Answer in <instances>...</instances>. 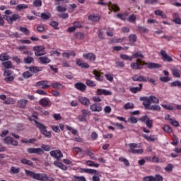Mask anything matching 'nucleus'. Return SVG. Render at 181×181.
I'll use <instances>...</instances> for the list:
<instances>
[{
    "label": "nucleus",
    "instance_id": "1",
    "mask_svg": "<svg viewBox=\"0 0 181 181\" xmlns=\"http://www.w3.org/2000/svg\"><path fill=\"white\" fill-rule=\"evenodd\" d=\"M144 66H147L148 69H160L162 65L153 62H142V59H137L136 62H132L130 64L131 69L132 70H142L144 69Z\"/></svg>",
    "mask_w": 181,
    "mask_h": 181
},
{
    "label": "nucleus",
    "instance_id": "2",
    "mask_svg": "<svg viewBox=\"0 0 181 181\" xmlns=\"http://www.w3.org/2000/svg\"><path fill=\"white\" fill-rule=\"evenodd\" d=\"M30 121H34L35 124V127L38 128L40 131L41 134L45 136V138H52V132L47 131V127L46 126L39 122H37V115H32L31 117H29Z\"/></svg>",
    "mask_w": 181,
    "mask_h": 181
},
{
    "label": "nucleus",
    "instance_id": "3",
    "mask_svg": "<svg viewBox=\"0 0 181 181\" xmlns=\"http://www.w3.org/2000/svg\"><path fill=\"white\" fill-rule=\"evenodd\" d=\"M25 173L27 176L32 177V179H34L35 180H39V181H54V179L47 176V174H45V173H36L29 170H25Z\"/></svg>",
    "mask_w": 181,
    "mask_h": 181
},
{
    "label": "nucleus",
    "instance_id": "4",
    "mask_svg": "<svg viewBox=\"0 0 181 181\" xmlns=\"http://www.w3.org/2000/svg\"><path fill=\"white\" fill-rule=\"evenodd\" d=\"M4 19L7 21L8 23L12 25L13 22H16V21H19L21 19V16L19 14H12V11L6 10L4 12Z\"/></svg>",
    "mask_w": 181,
    "mask_h": 181
},
{
    "label": "nucleus",
    "instance_id": "5",
    "mask_svg": "<svg viewBox=\"0 0 181 181\" xmlns=\"http://www.w3.org/2000/svg\"><path fill=\"white\" fill-rule=\"evenodd\" d=\"M141 101L143 102V105H145L148 107L149 104L152 103L153 104H159V98H158L156 96L150 95L149 97H143L140 98Z\"/></svg>",
    "mask_w": 181,
    "mask_h": 181
},
{
    "label": "nucleus",
    "instance_id": "6",
    "mask_svg": "<svg viewBox=\"0 0 181 181\" xmlns=\"http://www.w3.org/2000/svg\"><path fill=\"white\" fill-rule=\"evenodd\" d=\"M29 70L30 71H26L23 74V77H24V78H29L32 77V76H33V73H39V71H42L43 70V68L39 66H30L29 67Z\"/></svg>",
    "mask_w": 181,
    "mask_h": 181
},
{
    "label": "nucleus",
    "instance_id": "7",
    "mask_svg": "<svg viewBox=\"0 0 181 181\" xmlns=\"http://www.w3.org/2000/svg\"><path fill=\"white\" fill-rule=\"evenodd\" d=\"M129 146L130 148L129 150V152H130V153H134L136 155H139V154L144 153V149H142V148L136 149V148H138V144H136L135 143L129 144Z\"/></svg>",
    "mask_w": 181,
    "mask_h": 181
},
{
    "label": "nucleus",
    "instance_id": "8",
    "mask_svg": "<svg viewBox=\"0 0 181 181\" xmlns=\"http://www.w3.org/2000/svg\"><path fill=\"white\" fill-rule=\"evenodd\" d=\"M143 181H163V177L159 174H156L155 176L149 175L143 177Z\"/></svg>",
    "mask_w": 181,
    "mask_h": 181
},
{
    "label": "nucleus",
    "instance_id": "9",
    "mask_svg": "<svg viewBox=\"0 0 181 181\" xmlns=\"http://www.w3.org/2000/svg\"><path fill=\"white\" fill-rule=\"evenodd\" d=\"M45 47L44 46H35L33 47V50L35 52V56L39 57L40 56H45L46 54V52H45Z\"/></svg>",
    "mask_w": 181,
    "mask_h": 181
},
{
    "label": "nucleus",
    "instance_id": "10",
    "mask_svg": "<svg viewBox=\"0 0 181 181\" xmlns=\"http://www.w3.org/2000/svg\"><path fill=\"white\" fill-rule=\"evenodd\" d=\"M83 57L85 60L90 62V63H94L97 59V56L93 52L85 53L83 54Z\"/></svg>",
    "mask_w": 181,
    "mask_h": 181
},
{
    "label": "nucleus",
    "instance_id": "11",
    "mask_svg": "<svg viewBox=\"0 0 181 181\" xmlns=\"http://www.w3.org/2000/svg\"><path fill=\"white\" fill-rule=\"evenodd\" d=\"M50 156L57 159V160H60L61 158H63V153L60 150H54L49 152Z\"/></svg>",
    "mask_w": 181,
    "mask_h": 181
},
{
    "label": "nucleus",
    "instance_id": "12",
    "mask_svg": "<svg viewBox=\"0 0 181 181\" xmlns=\"http://www.w3.org/2000/svg\"><path fill=\"white\" fill-rule=\"evenodd\" d=\"M160 54L161 56V59L162 60H163V62H167L168 63H170V62H173V59L171 58V57L169 56L168 53H166V51L161 49Z\"/></svg>",
    "mask_w": 181,
    "mask_h": 181
},
{
    "label": "nucleus",
    "instance_id": "13",
    "mask_svg": "<svg viewBox=\"0 0 181 181\" xmlns=\"http://www.w3.org/2000/svg\"><path fill=\"white\" fill-rule=\"evenodd\" d=\"M4 142L7 145H13V146H18V141L13 139V138L11 136H6V138H4Z\"/></svg>",
    "mask_w": 181,
    "mask_h": 181
},
{
    "label": "nucleus",
    "instance_id": "14",
    "mask_svg": "<svg viewBox=\"0 0 181 181\" xmlns=\"http://www.w3.org/2000/svg\"><path fill=\"white\" fill-rule=\"evenodd\" d=\"M27 152L30 154L37 153V155H43L45 153V151L41 148H28Z\"/></svg>",
    "mask_w": 181,
    "mask_h": 181
},
{
    "label": "nucleus",
    "instance_id": "15",
    "mask_svg": "<svg viewBox=\"0 0 181 181\" xmlns=\"http://www.w3.org/2000/svg\"><path fill=\"white\" fill-rule=\"evenodd\" d=\"M90 110L92 112H101L103 111V106H101V104L93 103L90 105Z\"/></svg>",
    "mask_w": 181,
    "mask_h": 181
},
{
    "label": "nucleus",
    "instance_id": "16",
    "mask_svg": "<svg viewBox=\"0 0 181 181\" xmlns=\"http://www.w3.org/2000/svg\"><path fill=\"white\" fill-rule=\"evenodd\" d=\"M42 90H47L49 88L50 85H49V81H40L36 83L35 87H41Z\"/></svg>",
    "mask_w": 181,
    "mask_h": 181
},
{
    "label": "nucleus",
    "instance_id": "17",
    "mask_svg": "<svg viewBox=\"0 0 181 181\" xmlns=\"http://www.w3.org/2000/svg\"><path fill=\"white\" fill-rule=\"evenodd\" d=\"M78 100L82 105H84L85 107H88V105H90V99H88L87 97L78 96Z\"/></svg>",
    "mask_w": 181,
    "mask_h": 181
},
{
    "label": "nucleus",
    "instance_id": "18",
    "mask_svg": "<svg viewBox=\"0 0 181 181\" xmlns=\"http://www.w3.org/2000/svg\"><path fill=\"white\" fill-rule=\"evenodd\" d=\"M74 87L76 90H78V91H81V93H84V91L87 90V86L81 82L76 83Z\"/></svg>",
    "mask_w": 181,
    "mask_h": 181
},
{
    "label": "nucleus",
    "instance_id": "19",
    "mask_svg": "<svg viewBox=\"0 0 181 181\" xmlns=\"http://www.w3.org/2000/svg\"><path fill=\"white\" fill-rule=\"evenodd\" d=\"M4 76H6V78H5V81H6L7 83H11V81H13V76H12V71L10 70H6L4 71Z\"/></svg>",
    "mask_w": 181,
    "mask_h": 181
},
{
    "label": "nucleus",
    "instance_id": "20",
    "mask_svg": "<svg viewBox=\"0 0 181 181\" xmlns=\"http://www.w3.org/2000/svg\"><path fill=\"white\" fill-rule=\"evenodd\" d=\"M145 110H150L151 111H160L161 108L159 105H153L148 104V106L146 105H144Z\"/></svg>",
    "mask_w": 181,
    "mask_h": 181
},
{
    "label": "nucleus",
    "instance_id": "21",
    "mask_svg": "<svg viewBox=\"0 0 181 181\" xmlns=\"http://www.w3.org/2000/svg\"><path fill=\"white\" fill-rule=\"evenodd\" d=\"M93 74L95 76V80H97V81H104V76H103V73L100 71H98L95 69L93 70Z\"/></svg>",
    "mask_w": 181,
    "mask_h": 181
},
{
    "label": "nucleus",
    "instance_id": "22",
    "mask_svg": "<svg viewBox=\"0 0 181 181\" xmlns=\"http://www.w3.org/2000/svg\"><path fill=\"white\" fill-rule=\"evenodd\" d=\"M96 94L98 95H112V92L106 89H97Z\"/></svg>",
    "mask_w": 181,
    "mask_h": 181
},
{
    "label": "nucleus",
    "instance_id": "23",
    "mask_svg": "<svg viewBox=\"0 0 181 181\" xmlns=\"http://www.w3.org/2000/svg\"><path fill=\"white\" fill-rule=\"evenodd\" d=\"M77 66H79V67H81V69H90V65L87 62H83L81 59H76V60Z\"/></svg>",
    "mask_w": 181,
    "mask_h": 181
},
{
    "label": "nucleus",
    "instance_id": "24",
    "mask_svg": "<svg viewBox=\"0 0 181 181\" xmlns=\"http://www.w3.org/2000/svg\"><path fill=\"white\" fill-rule=\"evenodd\" d=\"M132 79L133 80V81H144V83H146V81H148V79H146V77L139 76L138 74L133 76Z\"/></svg>",
    "mask_w": 181,
    "mask_h": 181
},
{
    "label": "nucleus",
    "instance_id": "25",
    "mask_svg": "<svg viewBox=\"0 0 181 181\" xmlns=\"http://www.w3.org/2000/svg\"><path fill=\"white\" fill-rule=\"evenodd\" d=\"M143 84L140 83L139 84V87H132L129 88V90L131 93H133V94H136V93H139V91L142 90Z\"/></svg>",
    "mask_w": 181,
    "mask_h": 181
},
{
    "label": "nucleus",
    "instance_id": "26",
    "mask_svg": "<svg viewBox=\"0 0 181 181\" xmlns=\"http://www.w3.org/2000/svg\"><path fill=\"white\" fill-rule=\"evenodd\" d=\"M40 105H42V107H50V100H47V98H42L39 101Z\"/></svg>",
    "mask_w": 181,
    "mask_h": 181
},
{
    "label": "nucleus",
    "instance_id": "27",
    "mask_svg": "<svg viewBox=\"0 0 181 181\" xmlns=\"http://www.w3.org/2000/svg\"><path fill=\"white\" fill-rule=\"evenodd\" d=\"M49 86L52 87V88H55V90H61V88H63V85L56 81L52 82Z\"/></svg>",
    "mask_w": 181,
    "mask_h": 181
},
{
    "label": "nucleus",
    "instance_id": "28",
    "mask_svg": "<svg viewBox=\"0 0 181 181\" xmlns=\"http://www.w3.org/2000/svg\"><path fill=\"white\" fill-rule=\"evenodd\" d=\"M85 153L89 156L92 160H97V157L94 156V153H93V151L89 149V148H86L85 150Z\"/></svg>",
    "mask_w": 181,
    "mask_h": 181
},
{
    "label": "nucleus",
    "instance_id": "29",
    "mask_svg": "<svg viewBox=\"0 0 181 181\" xmlns=\"http://www.w3.org/2000/svg\"><path fill=\"white\" fill-rule=\"evenodd\" d=\"M19 172H21V168L16 166H12L9 170V173H11V175H18Z\"/></svg>",
    "mask_w": 181,
    "mask_h": 181
},
{
    "label": "nucleus",
    "instance_id": "30",
    "mask_svg": "<svg viewBox=\"0 0 181 181\" xmlns=\"http://www.w3.org/2000/svg\"><path fill=\"white\" fill-rule=\"evenodd\" d=\"M173 22H174L175 23H177V25H181V20L180 18L179 17V14L177 13H174L173 14Z\"/></svg>",
    "mask_w": 181,
    "mask_h": 181
},
{
    "label": "nucleus",
    "instance_id": "31",
    "mask_svg": "<svg viewBox=\"0 0 181 181\" xmlns=\"http://www.w3.org/2000/svg\"><path fill=\"white\" fill-rule=\"evenodd\" d=\"M39 62L42 64H49L52 60H50V59H49L47 57H41L39 58Z\"/></svg>",
    "mask_w": 181,
    "mask_h": 181
},
{
    "label": "nucleus",
    "instance_id": "32",
    "mask_svg": "<svg viewBox=\"0 0 181 181\" xmlns=\"http://www.w3.org/2000/svg\"><path fill=\"white\" fill-rule=\"evenodd\" d=\"M136 39H137V37H136V35L135 34H131L129 36V42L132 45V46H134V45H135V42H136Z\"/></svg>",
    "mask_w": 181,
    "mask_h": 181
},
{
    "label": "nucleus",
    "instance_id": "33",
    "mask_svg": "<svg viewBox=\"0 0 181 181\" xmlns=\"http://www.w3.org/2000/svg\"><path fill=\"white\" fill-rule=\"evenodd\" d=\"M100 16L99 15L90 14L88 16L89 21H92V22H98L100 19Z\"/></svg>",
    "mask_w": 181,
    "mask_h": 181
},
{
    "label": "nucleus",
    "instance_id": "34",
    "mask_svg": "<svg viewBox=\"0 0 181 181\" xmlns=\"http://www.w3.org/2000/svg\"><path fill=\"white\" fill-rule=\"evenodd\" d=\"M86 165H87V166H89L90 168H93V167L99 168L100 167V164L95 163L94 161L90 160H86Z\"/></svg>",
    "mask_w": 181,
    "mask_h": 181
},
{
    "label": "nucleus",
    "instance_id": "35",
    "mask_svg": "<svg viewBox=\"0 0 181 181\" xmlns=\"http://www.w3.org/2000/svg\"><path fill=\"white\" fill-rule=\"evenodd\" d=\"M108 8L109 11H113L114 12H118L119 11V7L118 6V5L117 4H110V5H108Z\"/></svg>",
    "mask_w": 181,
    "mask_h": 181
},
{
    "label": "nucleus",
    "instance_id": "36",
    "mask_svg": "<svg viewBox=\"0 0 181 181\" xmlns=\"http://www.w3.org/2000/svg\"><path fill=\"white\" fill-rule=\"evenodd\" d=\"M9 59H11V57L9 56V54H8V53H2L1 54H0L1 62H8Z\"/></svg>",
    "mask_w": 181,
    "mask_h": 181
},
{
    "label": "nucleus",
    "instance_id": "37",
    "mask_svg": "<svg viewBox=\"0 0 181 181\" xmlns=\"http://www.w3.org/2000/svg\"><path fill=\"white\" fill-rule=\"evenodd\" d=\"M21 163L23 165H27L28 166H33V162L30 160H28L27 158H21Z\"/></svg>",
    "mask_w": 181,
    "mask_h": 181
},
{
    "label": "nucleus",
    "instance_id": "38",
    "mask_svg": "<svg viewBox=\"0 0 181 181\" xmlns=\"http://www.w3.org/2000/svg\"><path fill=\"white\" fill-rule=\"evenodd\" d=\"M140 60L144 59V54H142V52L141 51H139L132 55V59H139Z\"/></svg>",
    "mask_w": 181,
    "mask_h": 181
},
{
    "label": "nucleus",
    "instance_id": "39",
    "mask_svg": "<svg viewBox=\"0 0 181 181\" xmlns=\"http://www.w3.org/2000/svg\"><path fill=\"white\" fill-rule=\"evenodd\" d=\"M2 66L4 67V69H12L13 67L12 62L11 61H6L2 62Z\"/></svg>",
    "mask_w": 181,
    "mask_h": 181
},
{
    "label": "nucleus",
    "instance_id": "40",
    "mask_svg": "<svg viewBox=\"0 0 181 181\" xmlns=\"http://www.w3.org/2000/svg\"><path fill=\"white\" fill-rule=\"evenodd\" d=\"M33 62H35V59L30 56H28L23 59V62L25 64H31V63H33Z\"/></svg>",
    "mask_w": 181,
    "mask_h": 181
},
{
    "label": "nucleus",
    "instance_id": "41",
    "mask_svg": "<svg viewBox=\"0 0 181 181\" xmlns=\"http://www.w3.org/2000/svg\"><path fill=\"white\" fill-rule=\"evenodd\" d=\"M128 12H124V13H118L117 14V17L122 21H126L127 18H128Z\"/></svg>",
    "mask_w": 181,
    "mask_h": 181
},
{
    "label": "nucleus",
    "instance_id": "42",
    "mask_svg": "<svg viewBox=\"0 0 181 181\" xmlns=\"http://www.w3.org/2000/svg\"><path fill=\"white\" fill-rule=\"evenodd\" d=\"M174 152L175 153H171L172 158H177V156L181 153V148H175L174 149Z\"/></svg>",
    "mask_w": 181,
    "mask_h": 181
},
{
    "label": "nucleus",
    "instance_id": "43",
    "mask_svg": "<svg viewBox=\"0 0 181 181\" xmlns=\"http://www.w3.org/2000/svg\"><path fill=\"white\" fill-rule=\"evenodd\" d=\"M154 13L157 16H160L163 19H166V14H165V13L160 10H156Z\"/></svg>",
    "mask_w": 181,
    "mask_h": 181
},
{
    "label": "nucleus",
    "instance_id": "44",
    "mask_svg": "<svg viewBox=\"0 0 181 181\" xmlns=\"http://www.w3.org/2000/svg\"><path fill=\"white\" fill-rule=\"evenodd\" d=\"M18 104L20 108H25L26 107V104H28V100H20Z\"/></svg>",
    "mask_w": 181,
    "mask_h": 181
},
{
    "label": "nucleus",
    "instance_id": "45",
    "mask_svg": "<svg viewBox=\"0 0 181 181\" xmlns=\"http://www.w3.org/2000/svg\"><path fill=\"white\" fill-rule=\"evenodd\" d=\"M83 171L85 173H88L89 175H95V174H97V171L94 169L84 168V169H83Z\"/></svg>",
    "mask_w": 181,
    "mask_h": 181
},
{
    "label": "nucleus",
    "instance_id": "46",
    "mask_svg": "<svg viewBox=\"0 0 181 181\" xmlns=\"http://www.w3.org/2000/svg\"><path fill=\"white\" fill-rule=\"evenodd\" d=\"M86 86L88 87H96L97 83H95V81H91L90 79H87L86 82Z\"/></svg>",
    "mask_w": 181,
    "mask_h": 181
},
{
    "label": "nucleus",
    "instance_id": "47",
    "mask_svg": "<svg viewBox=\"0 0 181 181\" xmlns=\"http://www.w3.org/2000/svg\"><path fill=\"white\" fill-rule=\"evenodd\" d=\"M28 8H29V6H28V4H18L16 6V10L17 11H22V9H28Z\"/></svg>",
    "mask_w": 181,
    "mask_h": 181
},
{
    "label": "nucleus",
    "instance_id": "48",
    "mask_svg": "<svg viewBox=\"0 0 181 181\" xmlns=\"http://www.w3.org/2000/svg\"><path fill=\"white\" fill-rule=\"evenodd\" d=\"M120 59H122V60H129V62H132V56L129 57V56H128L127 54H120Z\"/></svg>",
    "mask_w": 181,
    "mask_h": 181
},
{
    "label": "nucleus",
    "instance_id": "49",
    "mask_svg": "<svg viewBox=\"0 0 181 181\" xmlns=\"http://www.w3.org/2000/svg\"><path fill=\"white\" fill-rule=\"evenodd\" d=\"M142 136L143 138H144V139H146L147 141H150L151 142H153L156 140L155 136H148V135L146 134H143Z\"/></svg>",
    "mask_w": 181,
    "mask_h": 181
},
{
    "label": "nucleus",
    "instance_id": "50",
    "mask_svg": "<svg viewBox=\"0 0 181 181\" xmlns=\"http://www.w3.org/2000/svg\"><path fill=\"white\" fill-rule=\"evenodd\" d=\"M170 87H178V88H181V82L175 81L170 83Z\"/></svg>",
    "mask_w": 181,
    "mask_h": 181
},
{
    "label": "nucleus",
    "instance_id": "51",
    "mask_svg": "<svg viewBox=\"0 0 181 181\" xmlns=\"http://www.w3.org/2000/svg\"><path fill=\"white\" fill-rule=\"evenodd\" d=\"M145 124L148 129H152V127H153V121L151 120V119L149 118L148 120H146Z\"/></svg>",
    "mask_w": 181,
    "mask_h": 181
},
{
    "label": "nucleus",
    "instance_id": "52",
    "mask_svg": "<svg viewBox=\"0 0 181 181\" xmlns=\"http://www.w3.org/2000/svg\"><path fill=\"white\" fill-rule=\"evenodd\" d=\"M82 115H83L84 117H86L88 116L90 117V115H91V112L88 110H86V109H83L81 111Z\"/></svg>",
    "mask_w": 181,
    "mask_h": 181
},
{
    "label": "nucleus",
    "instance_id": "53",
    "mask_svg": "<svg viewBox=\"0 0 181 181\" xmlns=\"http://www.w3.org/2000/svg\"><path fill=\"white\" fill-rule=\"evenodd\" d=\"M134 107V103H127L124 105V110H132Z\"/></svg>",
    "mask_w": 181,
    "mask_h": 181
},
{
    "label": "nucleus",
    "instance_id": "54",
    "mask_svg": "<svg viewBox=\"0 0 181 181\" xmlns=\"http://www.w3.org/2000/svg\"><path fill=\"white\" fill-rule=\"evenodd\" d=\"M49 25L54 28L56 30H59V23L57 21H51Z\"/></svg>",
    "mask_w": 181,
    "mask_h": 181
},
{
    "label": "nucleus",
    "instance_id": "55",
    "mask_svg": "<svg viewBox=\"0 0 181 181\" xmlns=\"http://www.w3.org/2000/svg\"><path fill=\"white\" fill-rule=\"evenodd\" d=\"M33 5L35 8H40V6H42V0H34Z\"/></svg>",
    "mask_w": 181,
    "mask_h": 181
},
{
    "label": "nucleus",
    "instance_id": "56",
    "mask_svg": "<svg viewBox=\"0 0 181 181\" xmlns=\"http://www.w3.org/2000/svg\"><path fill=\"white\" fill-rule=\"evenodd\" d=\"M0 100H2L3 101H4V104H6V105H9V104H11L10 100H6V95H0Z\"/></svg>",
    "mask_w": 181,
    "mask_h": 181
},
{
    "label": "nucleus",
    "instance_id": "57",
    "mask_svg": "<svg viewBox=\"0 0 181 181\" xmlns=\"http://www.w3.org/2000/svg\"><path fill=\"white\" fill-rule=\"evenodd\" d=\"M119 162H123L124 165H125V166H129V161H128V160L124 157H119Z\"/></svg>",
    "mask_w": 181,
    "mask_h": 181
},
{
    "label": "nucleus",
    "instance_id": "58",
    "mask_svg": "<svg viewBox=\"0 0 181 181\" xmlns=\"http://www.w3.org/2000/svg\"><path fill=\"white\" fill-rule=\"evenodd\" d=\"M41 18L44 21H49L50 19V13L46 14L45 13H41Z\"/></svg>",
    "mask_w": 181,
    "mask_h": 181
},
{
    "label": "nucleus",
    "instance_id": "59",
    "mask_svg": "<svg viewBox=\"0 0 181 181\" xmlns=\"http://www.w3.org/2000/svg\"><path fill=\"white\" fill-rule=\"evenodd\" d=\"M127 21L128 22H132V23L135 22V21H136V16H135V14H132L129 16Z\"/></svg>",
    "mask_w": 181,
    "mask_h": 181
},
{
    "label": "nucleus",
    "instance_id": "60",
    "mask_svg": "<svg viewBox=\"0 0 181 181\" xmlns=\"http://www.w3.org/2000/svg\"><path fill=\"white\" fill-rule=\"evenodd\" d=\"M75 37L76 39H79L80 40H83L84 39V33H75Z\"/></svg>",
    "mask_w": 181,
    "mask_h": 181
},
{
    "label": "nucleus",
    "instance_id": "61",
    "mask_svg": "<svg viewBox=\"0 0 181 181\" xmlns=\"http://www.w3.org/2000/svg\"><path fill=\"white\" fill-rule=\"evenodd\" d=\"M115 67L122 69L125 67V64L124 63V62H116Z\"/></svg>",
    "mask_w": 181,
    "mask_h": 181
},
{
    "label": "nucleus",
    "instance_id": "62",
    "mask_svg": "<svg viewBox=\"0 0 181 181\" xmlns=\"http://www.w3.org/2000/svg\"><path fill=\"white\" fill-rule=\"evenodd\" d=\"M57 12H66V11H67V8L59 5L57 6Z\"/></svg>",
    "mask_w": 181,
    "mask_h": 181
},
{
    "label": "nucleus",
    "instance_id": "63",
    "mask_svg": "<svg viewBox=\"0 0 181 181\" xmlns=\"http://www.w3.org/2000/svg\"><path fill=\"white\" fill-rule=\"evenodd\" d=\"M20 32H22L23 33H24V35H28L29 33H30V31H29V30L25 27H21Z\"/></svg>",
    "mask_w": 181,
    "mask_h": 181
},
{
    "label": "nucleus",
    "instance_id": "64",
    "mask_svg": "<svg viewBox=\"0 0 181 181\" xmlns=\"http://www.w3.org/2000/svg\"><path fill=\"white\" fill-rule=\"evenodd\" d=\"M41 149H42V151H45V152H49V151H50V146L49 145H46V144H42L41 146Z\"/></svg>",
    "mask_w": 181,
    "mask_h": 181
}]
</instances>
